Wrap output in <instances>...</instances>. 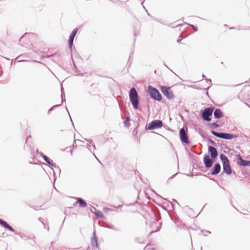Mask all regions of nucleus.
<instances>
[{
    "label": "nucleus",
    "instance_id": "09e8293b",
    "mask_svg": "<svg viewBox=\"0 0 250 250\" xmlns=\"http://www.w3.org/2000/svg\"><path fill=\"white\" fill-rule=\"evenodd\" d=\"M36 152H37V153L38 152V149L36 150Z\"/></svg>",
    "mask_w": 250,
    "mask_h": 250
},
{
    "label": "nucleus",
    "instance_id": "a19ab883",
    "mask_svg": "<svg viewBox=\"0 0 250 250\" xmlns=\"http://www.w3.org/2000/svg\"><path fill=\"white\" fill-rule=\"evenodd\" d=\"M110 209L108 208H104V210H109Z\"/></svg>",
    "mask_w": 250,
    "mask_h": 250
},
{
    "label": "nucleus",
    "instance_id": "b1692460",
    "mask_svg": "<svg viewBox=\"0 0 250 250\" xmlns=\"http://www.w3.org/2000/svg\"><path fill=\"white\" fill-rule=\"evenodd\" d=\"M109 0L111 1L112 2L115 3V4H121L123 3V1H121V0Z\"/></svg>",
    "mask_w": 250,
    "mask_h": 250
},
{
    "label": "nucleus",
    "instance_id": "2eb2a0df",
    "mask_svg": "<svg viewBox=\"0 0 250 250\" xmlns=\"http://www.w3.org/2000/svg\"><path fill=\"white\" fill-rule=\"evenodd\" d=\"M221 165L219 163H216L212 169L210 170V174L212 175L218 174L221 171Z\"/></svg>",
    "mask_w": 250,
    "mask_h": 250
},
{
    "label": "nucleus",
    "instance_id": "6ab92c4d",
    "mask_svg": "<svg viewBox=\"0 0 250 250\" xmlns=\"http://www.w3.org/2000/svg\"><path fill=\"white\" fill-rule=\"evenodd\" d=\"M78 203H79V207L81 208H84L86 206V202L81 198H76Z\"/></svg>",
    "mask_w": 250,
    "mask_h": 250
},
{
    "label": "nucleus",
    "instance_id": "ea45409f",
    "mask_svg": "<svg viewBox=\"0 0 250 250\" xmlns=\"http://www.w3.org/2000/svg\"><path fill=\"white\" fill-rule=\"evenodd\" d=\"M93 154L94 156V157L96 158V159H98V158L96 157V156H95V154L94 153V152H93Z\"/></svg>",
    "mask_w": 250,
    "mask_h": 250
},
{
    "label": "nucleus",
    "instance_id": "3c124183",
    "mask_svg": "<svg viewBox=\"0 0 250 250\" xmlns=\"http://www.w3.org/2000/svg\"><path fill=\"white\" fill-rule=\"evenodd\" d=\"M66 110H67V111L68 112V110L67 109V107H66Z\"/></svg>",
    "mask_w": 250,
    "mask_h": 250
},
{
    "label": "nucleus",
    "instance_id": "cd10ccee",
    "mask_svg": "<svg viewBox=\"0 0 250 250\" xmlns=\"http://www.w3.org/2000/svg\"><path fill=\"white\" fill-rule=\"evenodd\" d=\"M58 56H59L58 55L54 54H52L51 55L47 56V57H48V58H52V60L54 61H55L56 60H55V58L56 57H58Z\"/></svg>",
    "mask_w": 250,
    "mask_h": 250
},
{
    "label": "nucleus",
    "instance_id": "473e14b6",
    "mask_svg": "<svg viewBox=\"0 0 250 250\" xmlns=\"http://www.w3.org/2000/svg\"><path fill=\"white\" fill-rule=\"evenodd\" d=\"M87 142H88L89 144H91L92 143V140L91 139L88 140L85 139Z\"/></svg>",
    "mask_w": 250,
    "mask_h": 250
},
{
    "label": "nucleus",
    "instance_id": "c85d7f7f",
    "mask_svg": "<svg viewBox=\"0 0 250 250\" xmlns=\"http://www.w3.org/2000/svg\"><path fill=\"white\" fill-rule=\"evenodd\" d=\"M187 24L188 26H190L195 32H197L198 31V28L195 26H194V25L190 24H188V23H187Z\"/></svg>",
    "mask_w": 250,
    "mask_h": 250
},
{
    "label": "nucleus",
    "instance_id": "20e7f679",
    "mask_svg": "<svg viewBox=\"0 0 250 250\" xmlns=\"http://www.w3.org/2000/svg\"><path fill=\"white\" fill-rule=\"evenodd\" d=\"M211 133L216 137L228 140H230L236 137V135L224 132H218L214 130H211Z\"/></svg>",
    "mask_w": 250,
    "mask_h": 250
},
{
    "label": "nucleus",
    "instance_id": "72a5a7b5",
    "mask_svg": "<svg viewBox=\"0 0 250 250\" xmlns=\"http://www.w3.org/2000/svg\"><path fill=\"white\" fill-rule=\"evenodd\" d=\"M72 147H77V145H76V144L75 141H74V142H73V145H72Z\"/></svg>",
    "mask_w": 250,
    "mask_h": 250
},
{
    "label": "nucleus",
    "instance_id": "6e6552de",
    "mask_svg": "<svg viewBox=\"0 0 250 250\" xmlns=\"http://www.w3.org/2000/svg\"><path fill=\"white\" fill-rule=\"evenodd\" d=\"M163 124L162 121L155 120L151 122L147 125V129L152 130L160 128L163 126Z\"/></svg>",
    "mask_w": 250,
    "mask_h": 250
},
{
    "label": "nucleus",
    "instance_id": "f704fd0d",
    "mask_svg": "<svg viewBox=\"0 0 250 250\" xmlns=\"http://www.w3.org/2000/svg\"><path fill=\"white\" fill-rule=\"evenodd\" d=\"M44 229H47V230L48 231H49V227H48V226H47V227H46L45 226H44Z\"/></svg>",
    "mask_w": 250,
    "mask_h": 250
},
{
    "label": "nucleus",
    "instance_id": "4c0bfd02",
    "mask_svg": "<svg viewBox=\"0 0 250 250\" xmlns=\"http://www.w3.org/2000/svg\"><path fill=\"white\" fill-rule=\"evenodd\" d=\"M181 40H180V39L177 40V42H178V43H180L181 42Z\"/></svg>",
    "mask_w": 250,
    "mask_h": 250
},
{
    "label": "nucleus",
    "instance_id": "a211bd4d",
    "mask_svg": "<svg viewBox=\"0 0 250 250\" xmlns=\"http://www.w3.org/2000/svg\"><path fill=\"white\" fill-rule=\"evenodd\" d=\"M91 243L93 247H98L97 237L95 231L93 233V237L91 240Z\"/></svg>",
    "mask_w": 250,
    "mask_h": 250
},
{
    "label": "nucleus",
    "instance_id": "2f4dec72",
    "mask_svg": "<svg viewBox=\"0 0 250 250\" xmlns=\"http://www.w3.org/2000/svg\"><path fill=\"white\" fill-rule=\"evenodd\" d=\"M208 233H210V232L209 231H207L205 233H204V235L207 236Z\"/></svg>",
    "mask_w": 250,
    "mask_h": 250
},
{
    "label": "nucleus",
    "instance_id": "79ce46f5",
    "mask_svg": "<svg viewBox=\"0 0 250 250\" xmlns=\"http://www.w3.org/2000/svg\"><path fill=\"white\" fill-rule=\"evenodd\" d=\"M202 77H203V78H204L205 77H206V76L204 75H203Z\"/></svg>",
    "mask_w": 250,
    "mask_h": 250
},
{
    "label": "nucleus",
    "instance_id": "bb28decb",
    "mask_svg": "<svg viewBox=\"0 0 250 250\" xmlns=\"http://www.w3.org/2000/svg\"><path fill=\"white\" fill-rule=\"evenodd\" d=\"M210 126L211 127L217 128L219 126V124H218L216 123H211L210 124Z\"/></svg>",
    "mask_w": 250,
    "mask_h": 250
},
{
    "label": "nucleus",
    "instance_id": "1a4fd4ad",
    "mask_svg": "<svg viewBox=\"0 0 250 250\" xmlns=\"http://www.w3.org/2000/svg\"><path fill=\"white\" fill-rule=\"evenodd\" d=\"M40 156L42 157L44 161H45L48 165L54 167L56 169L59 171V173H61V169L58 166H56V165L53 162L52 160H50L47 156L43 154L42 152L40 153Z\"/></svg>",
    "mask_w": 250,
    "mask_h": 250
},
{
    "label": "nucleus",
    "instance_id": "de8ad7c7",
    "mask_svg": "<svg viewBox=\"0 0 250 250\" xmlns=\"http://www.w3.org/2000/svg\"><path fill=\"white\" fill-rule=\"evenodd\" d=\"M33 159H34V157H35V156H34V154H33Z\"/></svg>",
    "mask_w": 250,
    "mask_h": 250
},
{
    "label": "nucleus",
    "instance_id": "8fccbe9b",
    "mask_svg": "<svg viewBox=\"0 0 250 250\" xmlns=\"http://www.w3.org/2000/svg\"><path fill=\"white\" fill-rule=\"evenodd\" d=\"M143 8L146 9L145 7L143 5Z\"/></svg>",
    "mask_w": 250,
    "mask_h": 250
},
{
    "label": "nucleus",
    "instance_id": "f257e3e1",
    "mask_svg": "<svg viewBox=\"0 0 250 250\" xmlns=\"http://www.w3.org/2000/svg\"><path fill=\"white\" fill-rule=\"evenodd\" d=\"M129 98L130 101L135 109L139 108V97L135 87H132L129 92Z\"/></svg>",
    "mask_w": 250,
    "mask_h": 250
},
{
    "label": "nucleus",
    "instance_id": "5701e85b",
    "mask_svg": "<svg viewBox=\"0 0 250 250\" xmlns=\"http://www.w3.org/2000/svg\"><path fill=\"white\" fill-rule=\"evenodd\" d=\"M129 121L130 119L128 116H127L124 121V124L125 126L128 127L129 125Z\"/></svg>",
    "mask_w": 250,
    "mask_h": 250
},
{
    "label": "nucleus",
    "instance_id": "39448f33",
    "mask_svg": "<svg viewBox=\"0 0 250 250\" xmlns=\"http://www.w3.org/2000/svg\"><path fill=\"white\" fill-rule=\"evenodd\" d=\"M213 107H208L205 108L201 114V117L203 120L209 122L211 119L210 116L212 115L214 111Z\"/></svg>",
    "mask_w": 250,
    "mask_h": 250
},
{
    "label": "nucleus",
    "instance_id": "49530a36",
    "mask_svg": "<svg viewBox=\"0 0 250 250\" xmlns=\"http://www.w3.org/2000/svg\"><path fill=\"white\" fill-rule=\"evenodd\" d=\"M182 25H183L179 24L177 26H182Z\"/></svg>",
    "mask_w": 250,
    "mask_h": 250
},
{
    "label": "nucleus",
    "instance_id": "603ef678",
    "mask_svg": "<svg viewBox=\"0 0 250 250\" xmlns=\"http://www.w3.org/2000/svg\"><path fill=\"white\" fill-rule=\"evenodd\" d=\"M24 60L21 61V62H24Z\"/></svg>",
    "mask_w": 250,
    "mask_h": 250
},
{
    "label": "nucleus",
    "instance_id": "37998d69",
    "mask_svg": "<svg viewBox=\"0 0 250 250\" xmlns=\"http://www.w3.org/2000/svg\"><path fill=\"white\" fill-rule=\"evenodd\" d=\"M92 208H93V209L96 210V208L95 207H93Z\"/></svg>",
    "mask_w": 250,
    "mask_h": 250
},
{
    "label": "nucleus",
    "instance_id": "c756f323",
    "mask_svg": "<svg viewBox=\"0 0 250 250\" xmlns=\"http://www.w3.org/2000/svg\"><path fill=\"white\" fill-rule=\"evenodd\" d=\"M208 141H209V143H211L212 145H213L214 146H217L216 143L214 141L211 140V139H209Z\"/></svg>",
    "mask_w": 250,
    "mask_h": 250
},
{
    "label": "nucleus",
    "instance_id": "aec40b11",
    "mask_svg": "<svg viewBox=\"0 0 250 250\" xmlns=\"http://www.w3.org/2000/svg\"><path fill=\"white\" fill-rule=\"evenodd\" d=\"M61 98H62V103L63 102H65L64 92L63 91V88L62 86V88H61Z\"/></svg>",
    "mask_w": 250,
    "mask_h": 250
},
{
    "label": "nucleus",
    "instance_id": "e433bc0d",
    "mask_svg": "<svg viewBox=\"0 0 250 250\" xmlns=\"http://www.w3.org/2000/svg\"><path fill=\"white\" fill-rule=\"evenodd\" d=\"M157 195L158 196H159L160 198H162L163 200H167V199H165V198H164L162 197H161V196H160V195H158V194H157Z\"/></svg>",
    "mask_w": 250,
    "mask_h": 250
},
{
    "label": "nucleus",
    "instance_id": "9b49d317",
    "mask_svg": "<svg viewBox=\"0 0 250 250\" xmlns=\"http://www.w3.org/2000/svg\"><path fill=\"white\" fill-rule=\"evenodd\" d=\"M161 226V224L158 222V221L156 219L152 222L150 227L152 229V230L151 231V233L154 232L158 231Z\"/></svg>",
    "mask_w": 250,
    "mask_h": 250
},
{
    "label": "nucleus",
    "instance_id": "58836bf2",
    "mask_svg": "<svg viewBox=\"0 0 250 250\" xmlns=\"http://www.w3.org/2000/svg\"><path fill=\"white\" fill-rule=\"evenodd\" d=\"M93 154L94 156V157L96 158V159H98V158L96 157V156H95V154L94 153V152H93Z\"/></svg>",
    "mask_w": 250,
    "mask_h": 250
},
{
    "label": "nucleus",
    "instance_id": "c03bdc74",
    "mask_svg": "<svg viewBox=\"0 0 250 250\" xmlns=\"http://www.w3.org/2000/svg\"><path fill=\"white\" fill-rule=\"evenodd\" d=\"M145 0H144V1L142 2V5H143V2H144Z\"/></svg>",
    "mask_w": 250,
    "mask_h": 250
},
{
    "label": "nucleus",
    "instance_id": "7ed1b4c3",
    "mask_svg": "<svg viewBox=\"0 0 250 250\" xmlns=\"http://www.w3.org/2000/svg\"><path fill=\"white\" fill-rule=\"evenodd\" d=\"M147 90L148 93L152 99L158 102L162 101V96L157 88L151 85H148Z\"/></svg>",
    "mask_w": 250,
    "mask_h": 250
},
{
    "label": "nucleus",
    "instance_id": "a878e982",
    "mask_svg": "<svg viewBox=\"0 0 250 250\" xmlns=\"http://www.w3.org/2000/svg\"><path fill=\"white\" fill-rule=\"evenodd\" d=\"M62 105V104H57V105H54L53 106H52V107H51V108L49 109V110L48 111V114H50V113L52 112V111L54 109V108H55V107H58V106H60V105Z\"/></svg>",
    "mask_w": 250,
    "mask_h": 250
},
{
    "label": "nucleus",
    "instance_id": "423d86ee",
    "mask_svg": "<svg viewBox=\"0 0 250 250\" xmlns=\"http://www.w3.org/2000/svg\"><path fill=\"white\" fill-rule=\"evenodd\" d=\"M161 90L162 93L169 100L174 99V95L172 90L170 88L166 86H161Z\"/></svg>",
    "mask_w": 250,
    "mask_h": 250
},
{
    "label": "nucleus",
    "instance_id": "ddd939ff",
    "mask_svg": "<svg viewBox=\"0 0 250 250\" xmlns=\"http://www.w3.org/2000/svg\"><path fill=\"white\" fill-rule=\"evenodd\" d=\"M237 164L238 165L243 167L250 166V161L244 160L240 155H238L237 156Z\"/></svg>",
    "mask_w": 250,
    "mask_h": 250
},
{
    "label": "nucleus",
    "instance_id": "c9c22d12",
    "mask_svg": "<svg viewBox=\"0 0 250 250\" xmlns=\"http://www.w3.org/2000/svg\"><path fill=\"white\" fill-rule=\"evenodd\" d=\"M30 137H31V136H28V137L27 138V139H26V141H25V143H26V144H27V141H28V138H30Z\"/></svg>",
    "mask_w": 250,
    "mask_h": 250
},
{
    "label": "nucleus",
    "instance_id": "393cba45",
    "mask_svg": "<svg viewBox=\"0 0 250 250\" xmlns=\"http://www.w3.org/2000/svg\"><path fill=\"white\" fill-rule=\"evenodd\" d=\"M144 250H155V249L151 248V246L148 244L145 247Z\"/></svg>",
    "mask_w": 250,
    "mask_h": 250
},
{
    "label": "nucleus",
    "instance_id": "4468645a",
    "mask_svg": "<svg viewBox=\"0 0 250 250\" xmlns=\"http://www.w3.org/2000/svg\"><path fill=\"white\" fill-rule=\"evenodd\" d=\"M208 151L210 154V157L212 159H215L218 156V152L216 149L212 146H208Z\"/></svg>",
    "mask_w": 250,
    "mask_h": 250
},
{
    "label": "nucleus",
    "instance_id": "f03ea898",
    "mask_svg": "<svg viewBox=\"0 0 250 250\" xmlns=\"http://www.w3.org/2000/svg\"><path fill=\"white\" fill-rule=\"evenodd\" d=\"M220 158L223 163V169L224 172L228 175H230L232 173V170L229 159L224 154H221Z\"/></svg>",
    "mask_w": 250,
    "mask_h": 250
},
{
    "label": "nucleus",
    "instance_id": "412c9836",
    "mask_svg": "<svg viewBox=\"0 0 250 250\" xmlns=\"http://www.w3.org/2000/svg\"><path fill=\"white\" fill-rule=\"evenodd\" d=\"M87 148L91 152H93L94 150L96 149L95 146L94 145H87Z\"/></svg>",
    "mask_w": 250,
    "mask_h": 250
},
{
    "label": "nucleus",
    "instance_id": "0eeeda50",
    "mask_svg": "<svg viewBox=\"0 0 250 250\" xmlns=\"http://www.w3.org/2000/svg\"><path fill=\"white\" fill-rule=\"evenodd\" d=\"M179 137L180 141L182 143H185L188 145L190 143L188 140L187 131L186 130L184 127H182L180 129Z\"/></svg>",
    "mask_w": 250,
    "mask_h": 250
},
{
    "label": "nucleus",
    "instance_id": "f8f14e48",
    "mask_svg": "<svg viewBox=\"0 0 250 250\" xmlns=\"http://www.w3.org/2000/svg\"><path fill=\"white\" fill-rule=\"evenodd\" d=\"M78 29L77 28H75L72 32H71V34L69 36V39H68V45L69 47L70 48H72V46L73 44V41L74 39L75 38V37L78 32Z\"/></svg>",
    "mask_w": 250,
    "mask_h": 250
},
{
    "label": "nucleus",
    "instance_id": "dca6fc26",
    "mask_svg": "<svg viewBox=\"0 0 250 250\" xmlns=\"http://www.w3.org/2000/svg\"><path fill=\"white\" fill-rule=\"evenodd\" d=\"M0 225L2 227H4L5 229H7L9 231H11L12 232L15 231L14 229L10 225H9L7 222H6L5 221H4L0 218Z\"/></svg>",
    "mask_w": 250,
    "mask_h": 250
},
{
    "label": "nucleus",
    "instance_id": "4be33fe9",
    "mask_svg": "<svg viewBox=\"0 0 250 250\" xmlns=\"http://www.w3.org/2000/svg\"><path fill=\"white\" fill-rule=\"evenodd\" d=\"M95 214L96 215V216H97L99 218L104 217V215L102 212L100 210L96 211L95 213Z\"/></svg>",
    "mask_w": 250,
    "mask_h": 250
},
{
    "label": "nucleus",
    "instance_id": "9d476101",
    "mask_svg": "<svg viewBox=\"0 0 250 250\" xmlns=\"http://www.w3.org/2000/svg\"><path fill=\"white\" fill-rule=\"evenodd\" d=\"M214 160L212 159L211 158H210L208 155H205L204 156L203 162L206 168H208L211 167L213 165Z\"/></svg>",
    "mask_w": 250,
    "mask_h": 250
},
{
    "label": "nucleus",
    "instance_id": "f3484780",
    "mask_svg": "<svg viewBox=\"0 0 250 250\" xmlns=\"http://www.w3.org/2000/svg\"><path fill=\"white\" fill-rule=\"evenodd\" d=\"M213 116L215 119H220L223 117V113L219 108H216L213 111Z\"/></svg>",
    "mask_w": 250,
    "mask_h": 250
},
{
    "label": "nucleus",
    "instance_id": "7c9ffc66",
    "mask_svg": "<svg viewBox=\"0 0 250 250\" xmlns=\"http://www.w3.org/2000/svg\"><path fill=\"white\" fill-rule=\"evenodd\" d=\"M206 82H207V83H208V84H210L211 83V80L210 79H206Z\"/></svg>",
    "mask_w": 250,
    "mask_h": 250
},
{
    "label": "nucleus",
    "instance_id": "a18cd8bd",
    "mask_svg": "<svg viewBox=\"0 0 250 250\" xmlns=\"http://www.w3.org/2000/svg\"><path fill=\"white\" fill-rule=\"evenodd\" d=\"M234 27H231L230 28V29H234Z\"/></svg>",
    "mask_w": 250,
    "mask_h": 250
}]
</instances>
